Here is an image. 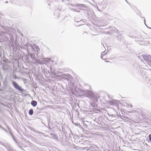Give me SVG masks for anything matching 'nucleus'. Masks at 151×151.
Segmentation results:
<instances>
[{"label": "nucleus", "instance_id": "20e7f679", "mask_svg": "<svg viewBox=\"0 0 151 151\" xmlns=\"http://www.w3.org/2000/svg\"><path fill=\"white\" fill-rule=\"evenodd\" d=\"M151 39L150 38H146L143 41L144 43L143 44L145 45H147L148 44H150V42Z\"/></svg>", "mask_w": 151, "mask_h": 151}, {"label": "nucleus", "instance_id": "39448f33", "mask_svg": "<svg viewBox=\"0 0 151 151\" xmlns=\"http://www.w3.org/2000/svg\"><path fill=\"white\" fill-rule=\"evenodd\" d=\"M37 102L36 101L33 100L31 102V104L34 107L35 106L37 105Z\"/></svg>", "mask_w": 151, "mask_h": 151}, {"label": "nucleus", "instance_id": "6e6552de", "mask_svg": "<svg viewBox=\"0 0 151 151\" xmlns=\"http://www.w3.org/2000/svg\"><path fill=\"white\" fill-rule=\"evenodd\" d=\"M71 147L72 148H76L77 149H78V148L79 147L78 146L75 147V145L74 144L73 145L71 146Z\"/></svg>", "mask_w": 151, "mask_h": 151}, {"label": "nucleus", "instance_id": "9d476101", "mask_svg": "<svg viewBox=\"0 0 151 151\" xmlns=\"http://www.w3.org/2000/svg\"><path fill=\"white\" fill-rule=\"evenodd\" d=\"M149 137L150 140V141H151V134H150L149 135Z\"/></svg>", "mask_w": 151, "mask_h": 151}, {"label": "nucleus", "instance_id": "f03ea898", "mask_svg": "<svg viewBox=\"0 0 151 151\" xmlns=\"http://www.w3.org/2000/svg\"><path fill=\"white\" fill-rule=\"evenodd\" d=\"M101 57L102 59L105 60L106 62H108V61L106 60L109 59V58L108 57L107 54L106 53H102L101 55Z\"/></svg>", "mask_w": 151, "mask_h": 151}, {"label": "nucleus", "instance_id": "1a4fd4ad", "mask_svg": "<svg viewBox=\"0 0 151 151\" xmlns=\"http://www.w3.org/2000/svg\"><path fill=\"white\" fill-rule=\"evenodd\" d=\"M19 142H16L17 144L18 145H19V146L20 147V148H21L22 146H20L19 145Z\"/></svg>", "mask_w": 151, "mask_h": 151}, {"label": "nucleus", "instance_id": "9b49d317", "mask_svg": "<svg viewBox=\"0 0 151 151\" xmlns=\"http://www.w3.org/2000/svg\"><path fill=\"white\" fill-rule=\"evenodd\" d=\"M1 83L0 82V86H1Z\"/></svg>", "mask_w": 151, "mask_h": 151}, {"label": "nucleus", "instance_id": "423d86ee", "mask_svg": "<svg viewBox=\"0 0 151 151\" xmlns=\"http://www.w3.org/2000/svg\"><path fill=\"white\" fill-rule=\"evenodd\" d=\"M144 59L145 60H146L147 61H150V59L151 58V57L150 56H145L144 57Z\"/></svg>", "mask_w": 151, "mask_h": 151}, {"label": "nucleus", "instance_id": "0eeeda50", "mask_svg": "<svg viewBox=\"0 0 151 151\" xmlns=\"http://www.w3.org/2000/svg\"><path fill=\"white\" fill-rule=\"evenodd\" d=\"M29 113L30 115H32L33 114V110L32 109H30L29 111Z\"/></svg>", "mask_w": 151, "mask_h": 151}, {"label": "nucleus", "instance_id": "f257e3e1", "mask_svg": "<svg viewBox=\"0 0 151 151\" xmlns=\"http://www.w3.org/2000/svg\"><path fill=\"white\" fill-rule=\"evenodd\" d=\"M12 84L14 87L19 91L22 92L24 91V90L22 89L15 82L13 81Z\"/></svg>", "mask_w": 151, "mask_h": 151}, {"label": "nucleus", "instance_id": "7ed1b4c3", "mask_svg": "<svg viewBox=\"0 0 151 151\" xmlns=\"http://www.w3.org/2000/svg\"><path fill=\"white\" fill-rule=\"evenodd\" d=\"M1 144L5 147L8 150V151H14L13 150L11 146H10L9 145H8V144L4 145L2 143H1Z\"/></svg>", "mask_w": 151, "mask_h": 151}]
</instances>
